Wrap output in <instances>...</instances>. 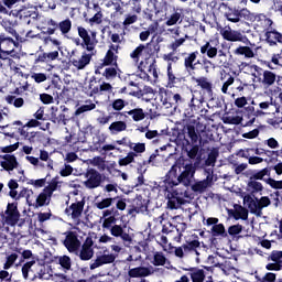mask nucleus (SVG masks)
<instances>
[{
    "mask_svg": "<svg viewBox=\"0 0 282 282\" xmlns=\"http://www.w3.org/2000/svg\"><path fill=\"white\" fill-rule=\"evenodd\" d=\"M33 13H34V8L24 7L20 10L10 11L9 17H14L15 19H28L32 17Z\"/></svg>",
    "mask_w": 282,
    "mask_h": 282,
    "instance_id": "c756f323",
    "label": "nucleus"
},
{
    "mask_svg": "<svg viewBox=\"0 0 282 282\" xmlns=\"http://www.w3.org/2000/svg\"><path fill=\"white\" fill-rule=\"evenodd\" d=\"M130 58H132L134 63H140V58H153V46L151 43L140 44L134 51L130 53Z\"/></svg>",
    "mask_w": 282,
    "mask_h": 282,
    "instance_id": "9d476101",
    "label": "nucleus"
},
{
    "mask_svg": "<svg viewBox=\"0 0 282 282\" xmlns=\"http://www.w3.org/2000/svg\"><path fill=\"white\" fill-rule=\"evenodd\" d=\"M187 133L191 141L196 144V142H199V132L195 129V126H187Z\"/></svg>",
    "mask_w": 282,
    "mask_h": 282,
    "instance_id": "603ef678",
    "label": "nucleus"
},
{
    "mask_svg": "<svg viewBox=\"0 0 282 282\" xmlns=\"http://www.w3.org/2000/svg\"><path fill=\"white\" fill-rule=\"evenodd\" d=\"M109 131L112 135L118 133H122V131H127V122L124 121H115L109 126Z\"/></svg>",
    "mask_w": 282,
    "mask_h": 282,
    "instance_id": "c9c22d12",
    "label": "nucleus"
},
{
    "mask_svg": "<svg viewBox=\"0 0 282 282\" xmlns=\"http://www.w3.org/2000/svg\"><path fill=\"white\" fill-rule=\"evenodd\" d=\"M58 188H61V183L57 181H52L37 195L34 194L33 189L23 187L20 191V197H24L28 206L31 208H43V206H50V203L52 202V195H54V192L58 191Z\"/></svg>",
    "mask_w": 282,
    "mask_h": 282,
    "instance_id": "f257e3e1",
    "label": "nucleus"
},
{
    "mask_svg": "<svg viewBox=\"0 0 282 282\" xmlns=\"http://www.w3.org/2000/svg\"><path fill=\"white\" fill-rule=\"evenodd\" d=\"M200 54L207 58H216L218 54L217 46L210 44V41H207L200 46Z\"/></svg>",
    "mask_w": 282,
    "mask_h": 282,
    "instance_id": "bb28decb",
    "label": "nucleus"
},
{
    "mask_svg": "<svg viewBox=\"0 0 282 282\" xmlns=\"http://www.w3.org/2000/svg\"><path fill=\"white\" fill-rule=\"evenodd\" d=\"M189 274L193 282H204V279H206V271L204 269H194Z\"/></svg>",
    "mask_w": 282,
    "mask_h": 282,
    "instance_id": "37998d69",
    "label": "nucleus"
},
{
    "mask_svg": "<svg viewBox=\"0 0 282 282\" xmlns=\"http://www.w3.org/2000/svg\"><path fill=\"white\" fill-rule=\"evenodd\" d=\"M57 28L62 34H69L72 31V20L66 19L57 24Z\"/></svg>",
    "mask_w": 282,
    "mask_h": 282,
    "instance_id": "09e8293b",
    "label": "nucleus"
},
{
    "mask_svg": "<svg viewBox=\"0 0 282 282\" xmlns=\"http://www.w3.org/2000/svg\"><path fill=\"white\" fill-rule=\"evenodd\" d=\"M274 107V98L270 97L267 101H261L259 104V109L257 110L258 116H265Z\"/></svg>",
    "mask_w": 282,
    "mask_h": 282,
    "instance_id": "72a5a7b5",
    "label": "nucleus"
},
{
    "mask_svg": "<svg viewBox=\"0 0 282 282\" xmlns=\"http://www.w3.org/2000/svg\"><path fill=\"white\" fill-rule=\"evenodd\" d=\"M78 257L82 261H89L94 259V239L91 237H87L85 242L79 250Z\"/></svg>",
    "mask_w": 282,
    "mask_h": 282,
    "instance_id": "ddd939ff",
    "label": "nucleus"
},
{
    "mask_svg": "<svg viewBox=\"0 0 282 282\" xmlns=\"http://www.w3.org/2000/svg\"><path fill=\"white\" fill-rule=\"evenodd\" d=\"M111 204H113V198H104L100 202L95 203V206L99 210H105V208H109Z\"/></svg>",
    "mask_w": 282,
    "mask_h": 282,
    "instance_id": "052dcab7",
    "label": "nucleus"
},
{
    "mask_svg": "<svg viewBox=\"0 0 282 282\" xmlns=\"http://www.w3.org/2000/svg\"><path fill=\"white\" fill-rule=\"evenodd\" d=\"M6 102H8V105H12L15 107V109H21V107L25 105V100L22 97H17L13 95L7 96Z\"/></svg>",
    "mask_w": 282,
    "mask_h": 282,
    "instance_id": "4c0bfd02",
    "label": "nucleus"
},
{
    "mask_svg": "<svg viewBox=\"0 0 282 282\" xmlns=\"http://www.w3.org/2000/svg\"><path fill=\"white\" fill-rule=\"evenodd\" d=\"M186 197V189L183 191H174L171 198L167 200V207L171 208V210H176L182 206V198Z\"/></svg>",
    "mask_w": 282,
    "mask_h": 282,
    "instance_id": "5701e85b",
    "label": "nucleus"
},
{
    "mask_svg": "<svg viewBox=\"0 0 282 282\" xmlns=\"http://www.w3.org/2000/svg\"><path fill=\"white\" fill-rule=\"evenodd\" d=\"M229 217H232V219H236V221H239L241 219L242 221H247L248 219V208L235 204L232 209H228Z\"/></svg>",
    "mask_w": 282,
    "mask_h": 282,
    "instance_id": "4be33fe9",
    "label": "nucleus"
},
{
    "mask_svg": "<svg viewBox=\"0 0 282 282\" xmlns=\"http://www.w3.org/2000/svg\"><path fill=\"white\" fill-rule=\"evenodd\" d=\"M212 235L213 237H228L224 224L214 225L212 227Z\"/></svg>",
    "mask_w": 282,
    "mask_h": 282,
    "instance_id": "49530a36",
    "label": "nucleus"
},
{
    "mask_svg": "<svg viewBox=\"0 0 282 282\" xmlns=\"http://www.w3.org/2000/svg\"><path fill=\"white\" fill-rule=\"evenodd\" d=\"M196 171L197 169L193 167V165H187L185 167H171L165 178V184L167 185L166 191H169V187L173 188V186H180V184H183L185 188H188L193 177H195Z\"/></svg>",
    "mask_w": 282,
    "mask_h": 282,
    "instance_id": "f03ea898",
    "label": "nucleus"
},
{
    "mask_svg": "<svg viewBox=\"0 0 282 282\" xmlns=\"http://www.w3.org/2000/svg\"><path fill=\"white\" fill-rule=\"evenodd\" d=\"M102 184V175L96 170H88L86 172V181L84 185L86 188H98Z\"/></svg>",
    "mask_w": 282,
    "mask_h": 282,
    "instance_id": "4468645a",
    "label": "nucleus"
},
{
    "mask_svg": "<svg viewBox=\"0 0 282 282\" xmlns=\"http://www.w3.org/2000/svg\"><path fill=\"white\" fill-rule=\"evenodd\" d=\"M274 83H276V74H274L270 70H264L263 78H262V85H264V87H272V85Z\"/></svg>",
    "mask_w": 282,
    "mask_h": 282,
    "instance_id": "58836bf2",
    "label": "nucleus"
},
{
    "mask_svg": "<svg viewBox=\"0 0 282 282\" xmlns=\"http://www.w3.org/2000/svg\"><path fill=\"white\" fill-rule=\"evenodd\" d=\"M128 116H131L134 122H140L147 118L144 110L142 108H135L127 112Z\"/></svg>",
    "mask_w": 282,
    "mask_h": 282,
    "instance_id": "ea45409f",
    "label": "nucleus"
},
{
    "mask_svg": "<svg viewBox=\"0 0 282 282\" xmlns=\"http://www.w3.org/2000/svg\"><path fill=\"white\" fill-rule=\"evenodd\" d=\"M151 263H153L156 267L166 265L169 263V260L166 259V256H164L162 252L156 251L153 254Z\"/></svg>",
    "mask_w": 282,
    "mask_h": 282,
    "instance_id": "79ce46f5",
    "label": "nucleus"
},
{
    "mask_svg": "<svg viewBox=\"0 0 282 282\" xmlns=\"http://www.w3.org/2000/svg\"><path fill=\"white\" fill-rule=\"evenodd\" d=\"M234 54L236 56H245V58H254V50L250 46H238L235 51Z\"/></svg>",
    "mask_w": 282,
    "mask_h": 282,
    "instance_id": "473e14b6",
    "label": "nucleus"
},
{
    "mask_svg": "<svg viewBox=\"0 0 282 282\" xmlns=\"http://www.w3.org/2000/svg\"><path fill=\"white\" fill-rule=\"evenodd\" d=\"M198 54H199V52H197V51L192 52V53L187 54V56L184 58V67L188 74H192V72H195L196 65H197V63H195V61H197Z\"/></svg>",
    "mask_w": 282,
    "mask_h": 282,
    "instance_id": "393cba45",
    "label": "nucleus"
},
{
    "mask_svg": "<svg viewBox=\"0 0 282 282\" xmlns=\"http://www.w3.org/2000/svg\"><path fill=\"white\" fill-rule=\"evenodd\" d=\"M184 43H186V37H180L170 43L167 47L169 50H172V52H177V50H180Z\"/></svg>",
    "mask_w": 282,
    "mask_h": 282,
    "instance_id": "4d7b16f0",
    "label": "nucleus"
},
{
    "mask_svg": "<svg viewBox=\"0 0 282 282\" xmlns=\"http://www.w3.org/2000/svg\"><path fill=\"white\" fill-rule=\"evenodd\" d=\"M178 23H182V12L175 11L165 18V25H167V28L177 25Z\"/></svg>",
    "mask_w": 282,
    "mask_h": 282,
    "instance_id": "e433bc0d",
    "label": "nucleus"
},
{
    "mask_svg": "<svg viewBox=\"0 0 282 282\" xmlns=\"http://www.w3.org/2000/svg\"><path fill=\"white\" fill-rule=\"evenodd\" d=\"M58 51L42 53L37 57V63H52L53 61H58Z\"/></svg>",
    "mask_w": 282,
    "mask_h": 282,
    "instance_id": "f704fd0d",
    "label": "nucleus"
},
{
    "mask_svg": "<svg viewBox=\"0 0 282 282\" xmlns=\"http://www.w3.org/2000/svg\"><path fill=\"white\" fill-rule=\"evenodd\" d=\"M240 197L242 198V204L252 213V215H257L259 207L258 200L259 198L254 197L253 194L241 193Z\"/></svg>",
    "mask_w": 282,
    "mask_h": 282,
    "instance_id": "6ab92c4d",
    "label": "nucleus"
},
{
    "mask_svg": "<svg viewBox=\"0 0 282 282\" xmlns=\"http://www.w3.org/2000/svg\"><path fill=\"white\" fill-rule=\"evenodd\" d=\"M271 204H272V202L270 200V197H268V196H262L260 199H258L257 215H261V212L263 210V208H268V206H270Z\"/></svg>",
    "mask_w": 282,
    "mask_h": 282,
    "instance_id": "3c124183",
    "label": "nucleus"
},
{
    "mask_svg": "<svg viewBox=\"0 0 282 282\" xmlns=\"http://www.w3.org/2000/svg\"><path fill=\"white\" fill-rule=\"evenodd\" d=\"M175 74H173V65L170 63L167 65V87H175Z\"/></svg>",
    "mask_w": 282,
    "mask_h": 282,
    "instance_id": "13d9d810",
    "label": "nucleus"
},
{
    "mask_svg": "<svg viewBox=\"0 0 282 282\" xmlns=\"http://www.w3.org/2000/svg\"><path fill=\"white\" fill-rule=\"evenodd\" d=\"M17 25V20H9L4 19L2 21V26L9 34H12L13 36L17 34V31L14 30V26Z\"/></svg>",
    "mask_w": 282,
    "mask_h": 282,
    "instance_id": "de8ad7c7",
    "label": "nucleus"
},
{
    "mask_svg": "<svg viewBox=\"0 0 282 282\" xmlns=\"http://www.w3.org/2000/svg\"><path fill=\"white\" fill-rule=\"evenodd\" d=\"M96 54V51L90 53H83L80 57H72L70 63L76 69H85L89 63H91V57Z\"/></svg>",
    "mask_w": 282,
    "mask_h": 282,
    "instance_id": "a211bd4d",
    "label": "nucleus"
},
{
    "mask_svg": "<svg viewBox=\"0 0 282 282\" xmlns=\"http://www.w3.org/2000/svg\"><path fill=\"white\" fill-rule=\"evenodd\" d=\"M265 36L268 43H270L271 45L282 43V34L276 31H267Z\"/></svg>",
    "mask_w": 282,
    "mask_h": 282,
    "instance_id": "a19ab883",
    "label": "nucleus"
},
{
    "mask_svg": "<svg viewBox=\"0 0 282 282\" xmlns=\"http://www.w3.org/2000/svg\"><path fill=\"white\" fill-rule=\"evenodd\" d=\"M218 31L225 41H231L232 43H250L246 35L241 32L232 30L230 26H218Z\"/></svg>",
    "mask_w": 282,
    "mask_h": 282,
    "instance_id": "1a4fd4ad",
    "label": "nucleus"
},
{
    "mask_svg": "<svg viewBox=\"0 0 282 282\" xmlns=\"http://www.w3.org/2000/svg\"><path fill=\"white\" fill-rule=\"evenodd\" d=\"M252 21H256L257 28H260L262 32H269L270 28H272V20L264 14L253 15Z\"/></svg>",
    "mask_w": 282,
    "mask_h": 282,
    "instance_id": "b1692460",
    "label": "nucleus"
},
{
    "mask_svg": "<svg viewBox=\"0 0 282 282\" xmlns=\"http://www.w3.org/2000/svg\"><path fill=\"white\" fill-rule=\"evenodd\" d=\"M265 176L270 177V167H264L253 173L251 180H263Z\"/></svg>",
    "mask_w": 282,
    "mask_h": 282,
    "instance_id": "bf43d9fd",
    "label": "nucleus"
},
{
    "mask_svg": "<svg viewBox=\"0 0 282 282\" xmlns=\"http://www.w3.org/2000/svg\"><path fill=\"white\" fill-rule=\"evenodd\" d=\"M112 237H120L122 241L131 243L132 239L129 234L124 232V229L120 225H113L110 229Z\"/></svg>",
    "mask_w": 282,
    "mask_h": 282,
    "instance_id": "c85d7f7f",
    "label": "nucleus"
},
{
    "mask_svg": "<svg viewBox=\"0 0 282 282\" xmlns=\"http://www.w3.org/2000/svg\"><path fill=\"white\" fill-rule=\"evenodd\" d=\"M268 261H272V262H269L265 265V270L273 271V272H279L280 270H282V251L273 250L268 256Z\"/></svg>",
    "mask_w": 282,
    "mask_h": 282,
    "instance_id": "f8f14e48",
    "label": "nucleus"
},
{
    "mask_svg": "<svg viewBox=\"0 0 282 282\" xmlns=\"http://www.w3.org/2000/svg\"><path fill=\"white\" fill-rule=\"evenodd\" d=\"M102 76L106 78V80H113V78L118 76V69L116 67H108L102 73Z\"/></svg>",
    "mask_w": 282,
    "mask_h": 282,
    "instance_id": "6e6d98bb",
    "label": "nucleus"
},
{
    "mask_svg": "<svg viewBox=\"0 0 282 282\" xmlns=\"http://www.w3.org/2000/svg\"><path fill=\"white\" fill-rule=\"evenodd\" d=\"M128 147L131 149V151H134V153H144V151H147V144L144 143L130 142Z\"/></svg>",
    "mask_w": 282,
    "mask_h": 282,
    "instance_id": "680f3d73",
    "label": "nucleus"
},
{
    "mask_svg": "<svg viewBox=\"0 0 282 282\" xmlns=\"http://www.w3.org/2000/svg\"><path fill=\"white\" fill-rule=\"evenodd\" d=\"M120 50V45L118 44H110L109 50L107 51L102 63L97 66V69L95 70V74H100V69L102 67H108V65H115V67H118V51Z\"/></svg>",
    "mask_w": 282,
    "mask_h": 282,
    "instance_id": "6e6552de",
    "label": "nucleus"
},
{
    "mask_svg": "<svg viewBox=\"0 0 282 282\" xmlns=\"http://www.w3.org/2000/svg\"><path fill=\"white\" fill-rule=\"evenodd\" d=\"M129 104L124 99H116L112 101V109L115 111H122Z\"/></svg>",
    "mask_w": 282,
    "mask_h": 282,
    "instance_id": "0e129e2a",
    "label": "nucleus"
},
{
    "mask_svg": "<svg viewBox=\"0 0 282 282\" xmlns=\"http://www.w3.org/2000/svg\"><path fill=\"white\" fill-rule=\"evenodd\" d=\"M197 248H199V241L197 240L183 245L184 252H195V254L198 257L199 252L197 251Z\"/></svg>",
    "mask_w": 282,
    "mask_h": 282,
    "instance_id": "8fccbe9b",
    "label": "nucleus"
},
{
    "mask_svg": "<svg viewBox=\"0 0 282 282\" xmlns=\"http://www.w3.org/2000/svg\"><path fill=\"white\" fill-rule=\"evenodd\" d=\"M0 166L8 173H12L14 169H19V161L14 154H4L1 156Z\"/></svg>",
    "mask_w": 282,
    "mask_h": 282,
    "instance_id": "f3484780",
    "label": "nucleus"
},
{
    "mask_svg": "<svg viewBox=\"0 0 282 282\" xmlns=\"http://www.w3.org/2000/svg\"><path fill=\"white\" fill-rule=\"evenodd\" d=\"M268 124L273 127V129H282V117H273L269 119Z\"/></svg>",
    "mask_w": 282,
    "mask_h": 282,
    "instance_id": "774afa93",
    "label": "nucleus"
},
{
    "mask_svg": "<svg viewBox=\"0 0 282 282\" xmlns=\"http://www.w3.org/2000/svg\"><path fill=\"white\" fill-rule=\"evenodd\" d=\"M213 169H207L205 170V175L206 178L203 181H198L193 185V191H196L198 193H204V191H206V188H209V186H213V180H214V175H213Z\"/></svg>",
    "mask_w": 282,
    "mask_h": 282,
    "instance_id": "2eb2a0df",
    "label": "nucleus"
},
{
    "mask_svg": "<svg viewBox=\"0 0 282 282\" xmlns=\"http://www.w3.org/2000/svg\"><path fill=\"white\" fill-rule=\"evenodd\" d=\"M220 10L223 12V17H225V19L230 23H239L241 19H246V21H252V19H254V14L251 13L250 10L231 8L225 2L220 3Z\"/></svg>",
    "mask_w": 282,
    "mask_h": 282,
    "instance_id": "7ed1b4c3",
    "label": "nucleus"
},
{
    "mask_svg": "<svg viewBox=\"0 0 282 282\" xmlns=\"http://www.w3.org/2000/svg\"><path fill=\"white\" fill-rule=\"evenodd\" d=\"M133 23H138V15H135V14H126V18L122 22V25H123L124 30H127V28H129V25H133Z\"/></svg>",
    "mask_w": 282,
    "mask_h": 282,
    "instance_id": "e2e57ef3",
    "label": "nucleus"
},
{
    "mask_svg": "<svg viewBox=\"0 0 282 282\" xmlns=\"http://www.w3.org/2000/svg\"><path fill=\"white\" fill-rule=\"evenodd\" d=\"M268 67L269 69H276V67H282V51L272 55L271 63L268 64Z\"/></svg>",
    "mask_w": 282,
    "mask_h": 282,
    "instance_id": "a18cd8bd",
    "label": "nucleus"
},
{
    "mask_svg": "<svg viewBox=\"0 0 282 282\" xmlns=\"http://www.w3.org/2000/svg\"><path fill=\"white\" fill-rule=\"evenodd\" d=\"M78 36L83 40L82 46L84 50H87V52H96V45L98 44V41H96L97 32L93 31L89 35V32L87 29L83 26L77 28Z\"/></svg>",
    "mask_w": 282,
    "mask_h": 282,
    "instance_id": "0eeeda50",
    "label": "nucleus"
},
{
    "mask_svg": "<svg viewBox=\"0 0 282 282\" xmlns=\"http://www.w3.org/2000/svg\"><path fill=\"white\" fill-rule=\"evenodd\" d=\"M192 80H194L198 85V87H200V89H204L205 91H207V94H213V83H210L208 78L206 77L196 78L195 76H193Z\"/></svg>",
    "mask_w": 282,
    "mask_h": 282,
    "instance_id": "2f4dec72",
    "label": "nucleus"
},
{
    "mask_svg": "<svg viewBox=\"0 0 282 282\" xmlns=\"http://www.w3.org/2000/svg\"><path fill=\"white\" fill-rule=\"evenodd\" d=\"M17 259H19V254L17 253H11L7 256L6 262L3 264V270H10V268H12L17 262Z\"/></svg>",
    "mask_w": 282,
    "mask_h": 282,
    "instance_id": "5fc2aeb1",
    "label": "nucleus"
},
{
    "mask_svg": "<svg viewBox=\"0 0 282 282\" xmlns=\"http://www.w3.org/2000/svg\"><path fill=\"white\" fill-rule=\"evenodd\" d=\"M14 47H19V43L10 37H4L0 35V56H6L14 52Z\"/></svg>",
    "mask_w": 282,
    "mask_h": 282,
    "instance_id": "dca6fc26",
    "label": "nucleus"
},
{
    "mask_svg": "<svg viewBox=\"0 0 282 282\" xmlns=\"http://www.w3.org/2000/svg\"><path fill=\"white\" fill-rule=\"evenodd\" d=\"M150 274H151V269L147 267H138V268L130 269L128 271V275L131 279H142L144 276H150Z\"/></svg>",
    "mask_w": 282,
    "mask_h": 282,
    "instance_id": "a878e982",
    "label": "nucleus"
},
{
    "mask_svg": "<svg viewBox=\"0 0 282 282\" xmlns=\"http://www.w3.org/2000/svg\"><path fill=\"white\" fill-rule=\"evenodd\" d=\"M240 72H243V74H249L250 76H253V78H257L259 73L261 72V67L254 65V64H248L246 62H242L239 65Z\"/></svg>",
    "mask_w": 282,
    "mask_h": 282,
    "instance_id": "cd10ccee",
    "label": "nucleus"
},
{
    "mask_svg": "<svg viewBox=\"0 0 282 282\" xmlns=\"http://www.w3.org/2000/svg\"><path fill=\"white\" fill-rule=\"evenodd\" d=\"M263 191V184L261 182L256 181L254 178H250L247 184V193L249 195H257V193H261Z\"/></svg>",
    "mask_w": 282,
    "mask_h": 282,
    "instance_id": "7c9ffc66",
    "label": "nucleus"
},
{
    "mask_svg": "<svg viewBox=\"0 0 282 282\" xmlns=\"http://www.w3.org/2000/svg\"><path fill=\"white\" fill-rule=\"evenodd\" d=\"M116 261V254L110 253L109 249L104 250L97 254L94 262L90 263V270H96L97 268H102V265H107L109 263H113Z\"/></svg>",
    "mask_w": 282,
    "mask_h": 282,
    "instance_id": "9b49d317",
    "label": "nucleus"
},
{
    "mask_svg": "<svg viewBox=\"0 0 282 282\" xmlns=\"http://www.w3.org/2000/svg\"><path fill=\"white\" fill-rule=\"evenodd\" d=\"M73 195H77L75 203H72L65 209L67 217H70L76 224V226H80V217H83V210L85 209V197L83 195H78V191L73 192Z\"/></svg>",
    "mask_w": 282,
    "mask_h": 282,
    "instance_id": "423d86ee",
    "label": "nucleus"
},
{
    "mask_svg": "<svg viewBox=\"0 0 282 282\" xmlns=\"http://www.w3.org/2000/svg\"><path fill=\"white\" fill-rule=\"evenodd\" d=\"M138 158L135 152H129L126 158L119 160V166H129Z\"/></svg>",
    "mask_w": 282,
    "mask_h": 282,
    "instance_id": "864d4df0",
    "label": "nucleus"
},
{
    "mask_svg": "<svg viewBox=\"0 0 282 282\" xmlns=\"http://www.w3.org/2000/svg\"><path fill=\"white\" fill-rule=\"evenodd\" d=\"M64 246H65V248H67L68 252H77L78 251V248H80V240H78L76 232L69 231L66 235V238L64 240Z\"/></svg>",
    "mask_w": 282,
    "mask_h": 282,
    "instance_id": "412c9836",
    "label": "nucleus"
},
{
    "mask_svg": "<svg viewBox=\"0 0 282 282\" xmlns=\"http://www.w3.org/2000/svg\"><path fill=\"white\" fill-rule=\"evenodd\" d=\"M94 109H96V104H94L91 100H86L85 105H82L76 109L75 116H80V113H85L87 111H94Z\"/></svg>",
    "mask_w": 282,
    "mask_h": 282,
    "instance_id": "c03bdc74",
    "label": "nucleus"
},
{
    "mask_svg": "<svg viewBox=\"0 0 282 282\" xmlns=\"http://www.w3.org/2000/svg\"><path fill=\"white\" fill-rule=\"evenodd\" d=\"M265 184H268L271 188L276 191H282V181H276L274 178H267Z\"/></svg>",
    "mask_w": 282,
    "mask_h": 282,
    "instance_id": "338daca9",
    "label": "nucleus"
},
{
    "mask_svg": "<svg viewBox=\"0 0 282 282\" xmlns=\"http://www.w3.org/2000/svg\"><path fill=\"white\" fill-rule=\"evenodd\" d=\"M1 219L6 226L14 228L21 226V212H19V203H8L7 208L1 214Z\"/></svg>",
    "mask_w": 282,
    "mask_h": 282,
    "instance_id": "39448f33",
    "label": "nucleus"
},
{
    "mask_svg": "<svg viewBox=\"0 0 282 282\" xmlns=\"http://www.w3.org/2000/svg\"><path fill=\"white\" fill-rule=\"evenodd\" d=\"M156 61L155 57H149L145 59H142L139 65L138 69L140 72L139 76L142 78V80H145L147 83H155L158 80V65H155Z\"/></svg>",
    "mask_w": 282,
    "mask_h": 282,
    "instance_id": "20e7f679",
    "label": "nucleus"
},
{
    "mask_svg": "<svg viewBox=\"0 0 282 282\" xmlns=\"http://www.w3.org/2000/svg\"><path fill=\"white\" fill-rule=\"evenodd\" d=\"M242 118L239 116H228L224 118L225 124H241Z\"/></svg>",
    "mask_w": 282,
    "mask_h": 282,
    "instance_id": "69168bd1",
    "label": "nucleus"
},
{
    "mask_svg": "<svg viewBox=\"0 0 282 282\" xmlns=\"http://www.w3.org/2000/svg\"><path fill=\"white\" fill-rule=\"evenodd\" d=\"M83 91L86 94V96H96L97 94H100V88L98 85V80H96V77H90L89 79H85L83 85Z\"/></svg>",
    "mask_w": 282,
    "mask_h": 282,
    "instance_id": "aec40b11",
    "label": "nucleus"
}]
</instances>
